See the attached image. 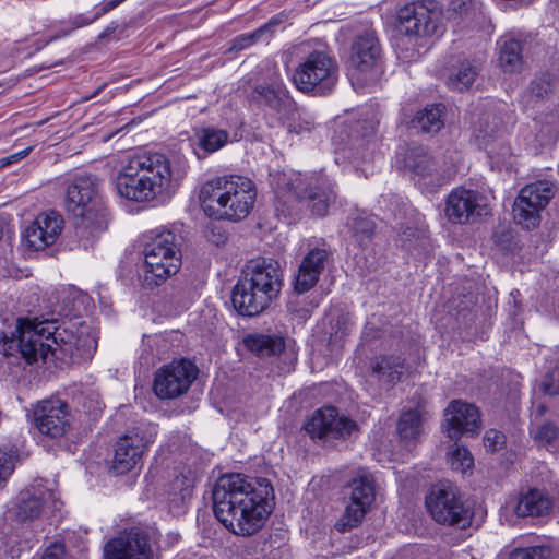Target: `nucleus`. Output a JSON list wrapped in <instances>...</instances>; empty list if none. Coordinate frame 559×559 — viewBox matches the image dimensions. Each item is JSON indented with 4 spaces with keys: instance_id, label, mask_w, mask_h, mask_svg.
I'll use <instances>...</instances> for the list:
<instances>
[{
    "instance_id": "f257e3e1",
    "label": "nucleus",
    "mask_w": 559,
    "mask_h": 559,
    "mask_svg": "<svg viewBox=\"0 0 559 559\" xmlns=\"http://www.w3.org/2000/svg\"><path fill=\"white\" fill-rule=\"evenodd\" d=\"M97 348V340L90 325L69 320L56 321L19 319L15 333L4 336L1 350L5 356L20 354L27 364L55 358L80 364L90 360Z\"/></svg>"
},
{
    "instance_id": "f03ea898",
    "label": "nucleus",
    "mask_w": 559,
    "mask_h": 559,
    "mask_svg": "<svg viewBox=\"0 0 559 559\" xmlns=\"http://www.w3.org/2000/svg\"><path fill=\"white\" fill-rule=\"evenodd\" d=\"M272 497L273 487L267 479L226 474L213 488L214 514L235 535L251 536L263 527L271 514Z\"/></svg>"
},
{
    "instance_id": "7ed1b4c3",
    "label": "nucleus",
    "mask_w": 559,
    "mask_h": 559,
    "mask_svg": "<svg viewBox=\"0 0 559 559\" xmlns=\"http://www.w3.org/2000/svg\"><path fill=\"white\" fill-rule=\"evenodd\" d=\"M179 181V173L169 158L157 152H141L129 157L115 179L117 193L135 202H152L169 197Z\"/></svg>"
},
{
    "instance_id": "20e7f679",
    "label": "nucleus",
    "mask_w": 559,
    "mask_h": 559,
    "mask_svg": "<svg viewBox=\"0 0 559 559\" xmlns=\"http://www.w3.org/2000/svg\"><path fill=\"white\" fill-rule=\"evenodd\" d=\"M99 187L100 180L95 175L76 174L71 177L66 188V209L75 217V235L85 249L108 226V214L99 194Z\"/></svg>"
},
{
    "instance_id": "39448f33",
    "label": "nucleus",
    "mask_w": 559,
    "mask_h": 559,
    "mask_svg": "<svg viewBox=\"0 0 559 559\" xmlns=\"http://www.w3.org/2000/svg\"><path fill=\"white\" fill-rule=\"evenodd\" d=\"M257 199L254 182L245 176L223 175L205 181L199 191L204 213L215 219L239 222L253 209Z\"/></svg>"
},
{
    "instance_id": "423d86ee",
    "label": "nucleus",
    "mask_w": 559,
    "mask_h": 559,
    "mask_svg": "<svg viewBox=\"0 0 559 559\" xmlns=\"http://www.w3.org/2000/svg\"><path fill=\"white\" fill-rule=\"evenodd\" d=\"M282 285L283 271L277 261L252 260L233 289V306L242 316H258L277 297Z\"/></svg>"
},
{
    "instance_id": "0eeeda50",
    "label": "nucleus",
    "mask_w": 559,
    "mask_h": 559,
    "mask_svg": "<svg viewBox=\"0 0 559 559\" xmlns=\"http://www.w3.org/2000/svg\"><path fill=\"white\" fill-rule=\"evenodd\" d=\"M180 237L169 229L151 230L144 236L142 280L154 287L175 275L181 266Z\"/></svg>"
},
{
    "instance_id": "6e6552de",
    "label": "nucleus",
    "mask_w": 559,
    "mask_h": 559,
    "mask_svg": "<svg viewBox=\"0 0 559 559\" xmlns=\"http://www.w3.org/2000/svg\"><path fill=\"white\" fill-rule=\"evenodd\" d=\"M383 73L382 49L373 32H365L355 37L348 59V78L356 91L378 81Z\"/></svg>"
},
{
    "instance_id": "1a4fd4ad",
    "label": "nucleus",
    "mask_w": 559,
    "mask_h": 559,
    "mask_svg": "<svg viewBox=\"0 0 559 559\" xmlns=\"http://www.w3.org/2000/svg\"><path fill=\"white\" fill-rule=\"evenodd\" d=\"M278 190H286L297 199L307 200L311 213L323 217L336 201L334 182L325 176H311L306 178L301 174L283 173L274 177Z\"/></svg>"
},
{
    "instance_id": "9d476101",
    "label": "nucleus",
    "mask_w": 559,
    "mask_h": 559,
    "mask_svg": "<svg viewBox=\"0 0 559 559\" xmlns=\"http://www.w3.org/2000/svg\"><path fill=\"white\" fill-rule=\"evenodd\" d=\"M337 81V61L324 50L309 52L293 74V83L296 88L317 95L330 94Z\"/></svg>"
},
{
    "instance_id": "9b49d317",
    "label": "nucleus",
    "mask_w": 559,
    "mask_h": 559,
    "mask_svg": "<svg viewBox=\"0 0 559 559\" xmlns=\"http://www.w3.org/2000/svg\"><path fill=\"white\" fill-rule=\"evenodd\" d=\"M459 156H450L449 162L440 164L425 146H412L404 158L405 168L415 177L417 182L427 187H439L449 182L457 173Z\"/></svg>"
},
{
    "instance_id": "f8f14e48",
    "label": "nucleus",
    "mask_w": 559,
    "mask_h": 559,
    "mask_svg": "<svg viewBox=\"0 0 559 559\" xmlns=\"http://www.w3.org/2000/svg\"><path fill=\"white\" fill-rule=\"evenodd\" d=\"M441 20L442 11L436 1H415L396 11L395 26L409 37L431 36L438 33Z\"/></svg>"
},
{
    "instance_id": "ddd939ff",
    "label": "nucleus",
    "mask_w": 559,
    "mask_h": 559,
    "mask_svg": "<svg viewBox=\"0 0 559 559\" xmlns=\"http://www.w3.org/2000/svg\"><path fill=\"white\" fill-rule=\"evenodd\" d=\"M427 509L439 524L465 528L471 523V512L461 500L456 487L450 484L433 486L426 497Z\"/></svg>"
},
{
    "instance_id": "4468645a",
    "label": "nucleus",
    "mask_w": 559,
    "mask_h": 559,
    "mask_svg": "<svg viewBox=\"0 0 559 559\" xmlns=\"http://www.w3.org/2000/svg\"><path fill=\"white\" fill-rule=\"evenodd\" d=\"M377 124L373 118H368L348 127L347 141L340 154L354 167L365 170V166L380 157L376 138Z\"/></svg>"
},
{
    "instance_id": "2eb2a0df",
    "label": "nucleus",
    "mask_w": 559,
    "mask_h": 559,
    "mask_svg": "<svg viewBox=\"0 0 559 559\" xmlns=\"http://www.w3.org/2000/svg\"><path fill=\"white\" fill-rule=\"evenodd\" d=\"M157 435L156 426L140 424L120 437L115 447L111 468L116 474H126L133 469Z\"/></svg>"
},
{
    "instance_id": "dca6fc26",
    "label": "nucleus",
    "mask_w": 559,
    "mask_h": 559,
    "mask_svg": "<svg viewBox=\"0 0 559 559\" xmlns=\"http://www.w3.org/2000/svg\"><path fill=\"white\" fill-rule=\"evenodd\" d=\"M555 195V186L549 180H537L523 187L513 205L514 221L526 229L539 225L540 212Z\"/></svg>"
},
{
    "instance_id": "f3484780",
    "label": "nucleus",
    "mask_w": 559,
    "mask_h": 559,
    "mask_svg": "<svg viewBox=\"0 0 559 559\" xmlns=\"http://www.w3.org/2000/svg\"><path fill=\"white\" fill-rule=\"evenodd\" d=\"M348 502L344 514L336 521L335 528L345 533L361 524L370 506L374 501V485L367 474H360L348 484Z\"/></svg>"
},
{
    "instance_id": "a211bd4d",
    "label": "nucleus",
    "mask_w": 559,
    "mask_h": 559,
    "mask_svg": "<svg viewBox=\"0 0 559 559\" xmlns=\"http://www.w3.org/2000/svg\"><path fill=\"white\" fill-rule=\"evenodd\" d=\"M52 485L48 480L39 479L21 491L13 508L16 519L19 521H31L55 511L58 508L59 499Z\"/></svg>"
},
{
    "instance_id": "6ab92c4d",
    "label": "nucleus",
    "mask_w": 559,
    "mask_h": 559,
    "mask_svg": "<svg viewBox=\"0 0 559 559\" xmlns=\"http://www.w3.org/2000/svg\"><path fill=\"white\" fill-rule=\"evenodd\" d=\"M198 374L197 367L188 360L171 361L155 373L153 390L164 400L176 399L185 394Z\"/></svg>"
},
{
    "instance_id": "aec40b11",
    "label": "nucleus",
    "mask_w": 559,
    "mask_h": 559,
    "mask_svg": "<svg viewBox=\"0 0 559 559\" xmlns=\"http://www.w3.org/2000/svg\"><path fill=\"white\" fill-rule=\"evenodd\" d=\"M313 439L334 440L347 439L358 431V425L353 419L340 415L333 406H326L314 412L305 426Z\"/></svg>"
},
{
    "instance_id": "412c9836",
    "label": "nucleus",
    "mask_w": 559,
    "mask_h": 559,
    "mask_svg": "<svg viewBox=\"0 0 559 559\" xmlns=\"http://www.w3.org/2000/svg\"><path fill=\"white\" fill-rule=\"evenodd\" d=\"M481 193L464 187L454 188L445 199L444 214L452 224H467L485 213Z\"/></svg>"
},
{
    "instance_id": "4be33fe9",
    "label": "nucleus",
    "mask_w": 559,
    "mask_h": 559,
    "mask_svg": "<svg viewBox=\"0 0 559 559\" xmlns=\"http://www.w3.org/2000/svg\"><path fill=\"white\" fill-rule=\"evenodd\" d=\"M34 420L40 433L62 437L70 427L68 405L59 399L41 401L34 409Z\"/></svg>"
},
{
    "instance_id": "5701e85b",
    "label": "nucleus",
    "mask_w": 559,
    "mask_h": 559,
    "mask_svg": "<svg viewBox=\"0 0 559 559\" xmlns=\"http://www.w3.org/2000/svg\"><path fill=\"white\" fill-rule=\"evenodd\" d=\"M105 559H151L152 548L146 534L138 528L120 534L104 547Z\"/></svg>"
},
{
    "instance_id": "b1692460",
    "label": "nucleus",
    "mask_w": 559,
    "mask_h": 559,
    "mask_svg": "<svg viewBox=\"0 0 559 559\" xmlns=\"http://www.w3.org/2000/svg\"><path fill=\"white\" fill-rule=\"evenodd\" d=\"M447 433L456 440L462 435L476 436L480 431V414L478 408L469 403L455 400L445 409Z\"/></svg>"
},
{
    "instance_id": "393cba45",
    "label": "nucleus",
    "mask_w": 559,
    "mask_h": 559,
    "mask_svg": "<svg viewBox=\"0 0 559 559\" xmlns=\"http://www.w3.org/2000/svg\"><path fill=\"white\" fill-rule=\"evenodd\" d=\"M253 97L281 116H288L295 105L276 66H273L269 82L254 87Z\"/></svg>"
},
{
    "instance_id": "a878e982",
    "label": "nucleus",
    "mask_w": 559,
    "mask_h": 559,
    "mask_svg": "<svg viewBox=\"0 0 559 559\" xmlns=\"http://www.w3.org/2000/svg\"><path fill=\"white\" fill-rule=\"evenodd\" d=\"M63 219L56 212L41 213L25 229L24 238L29 248L43 250L55 243L62 230Z\"/></svg>"
},
{
    "instance_id": "bb28decb",
    "label": "nucleus",
    "mask_w": 559,
    "mask_h": 559,
    "mask_svg": "<svg viewBox=\"0 0 559 559\" xmlns=\"http://www.w3.org/2000/svg\"><path fill=\"white\" fill-rule=\"evenodd\" d=\"M496 117L486 115L479 118L474 126V136L480 147H483L488 157L496 163H503L511 155L510 147L499 140L497 134L500 132Z\"/></svg>"
},
{
    "instance_id": "cd10ccee",
    "label": "nucleus",
    "mask_w": 559,
    "mask_h": 559,
    "mask_svg": "<svg viewBox=\"0 0 559 559\" xmlns=\"http://www.w3.org/2000/svg\"><path fill=\"white\" fill-rule=\"evenodd\" d=\"M329 253L325 249L314 248L301 260L295 278L294 288L298 294L310 290L324 271Z\"/></svg>"
},
{
    "instance_id": "c85d7f7f",
    "label": "nucleus",
    "mask_w": 559,
    "mask_h": 559,
    "mask_svg": "<svg viewBox=\"0 0 559 559\" xmlns=\"http://www.w3.org/2000/svg\"><path fill=\"white\" fill-rule=\"evenodd\" d=\"M404 370L405 362L401 356H378L371 361L370 379L381 388L390 389L400 381Z\"/></svg>"
},
{
    "instance_id": "c756f323",
    "label": "nucleus",
    "mask_w": 559,
    "mask_h": 559,
    "mask_svg": "<svg viewBox=\"0 0 559 559\" xmlns=\"http://www.w3.org/2000/svg\"><path fill=\"white\" fill-rule=\"evenodd\" d=\"M228 132L213 127L200 128L191 138V145L199 159L221 150L228 142Z\"/></svg>"
},
{
    "instance_id": "7c9ffc66",
    "label": "nucleus",
    "mask_w": 559,
    "mask_h": 559,
    "mask_svg": "<svg viewBox=\"0 0 559 559\" xmlns=\"http://www.w3.org/2000/svg\"><path fill=\"white\" fill-rule=\"evenodd\" d=\"M552 508V499L544 490L530 489L520 496L515 507V513L519 516H542Z\"/></svg>"
},
{
    "instance_id": "2f4dec72",
    "label": "nucleus",
    "mask_w": 559,
    "mask_h": 559,
    "mask_svg": "<svg viewBox=\"0 0 559 559\" xmlns=\"http://www.w3.org/2000/svg\"><path fill=\"white\" fill-rule=\"evenodd\" d=\"M427 415L428 413L421 406L403 412L397 421L400 438L406 442L416 440L423 433Z\"/></svg>"
},
{
    "instance_id": "473e14b6",
    "label": "nucleus",
    "mask_w": 559,
    "mask_h": 559,
    "mask_svg": "<svg viewBox=\"0 0 559 559\" xmlns=\"http://www.w3.org/2000/svg\"><path fill=\"white\" fill-rule=\"evenodd\" d=\"M480 68L479 60H463L448 76V87L459 92L468 90L478 76Z\"/></svg>"
},
{
    "instance_id": "72a5a7b5",
    "label": "nucleus",
    "mask_w": 559,
    "mask_h": 559,
    "mask_svg": "<svg viewBox=\"0 0 559 559\" xmlns=\"http://www.w3.org/2000/svg\"><path fill=\"white\" fill-rule=\"evenodd\" d=\"M197 479L198 475L194 471L187 466L181 467L170 483L168 491L169 501L179 504L190 499Z\"/></svg>"
},
{
    "instance_id": "f704fd0d",
    "label": "nucleus",
    "mask_w": 559,
    "mask_h": 559,
    "mask_svg": "<svg viewBox=\"0 0 559 559\" xmlns=\"http://www.w3.org/2000/svg\"><path fill=\"white\" fill-rule=\"evenodd\" d=\"M280 23L281 20L278 17H273L255 31L235 37L228 48V51L239 52L250 48L259 41H269L274 33L275 27Z\"/></svg>"
},
{
    "instance_id": "c9c22d12",
    "label": "nucleus",
    "mask_w": 559,
    "mask_h": 559,
    "mask_svg": "<svg viewBox=\"0 0 559 559\" xmlns=\"http://www.w3.org/2000/svg\"><path fill=\"white\" fill-rule=\"evenodd\" d=\"M499 64L504 72L514 73L522 69V45L514 38H504L499 43Z\"/></svg>"
},
{
    "instance_id": "e433bc0d",
    "label": "nucleus",
    "mask_w": 559,
    "mask_h": 559,
    "mask_svg": "<svg viewBox=\"0 0 559 559\" xmlns=\"http://www.w3.org/2000/svg\"><path fill=\"white\" fill-rule=\"evenodd\" d=\"M347 225L353 239L359 247L366 248L370 245L376 228L371 217L364 213H356L348 219Z\"/></svg>"
},
{
    "instance_id": "4c0bfd02",
    "label": "nucleus",
    "mask_w": 559,
    "mask_h": 559,
    "mask_svg": "<svg viewBox=\"0 0 559 559\" xmlns=\"http://www.w3.org/2000/svg\"><path fill=\"white\" fill-rule=\"evenodd\" d=\"M443 109L441 105H431L426 107L413 120V123L428 133H435L443 127Z\"/></svg>"
},
{
    "instance_id": "58836bf2",
    "label": "nucleus",
    "mask_w": 559,
    "mask_h": 559,
    "mask_svg": "<svg viewBox=\"0 0 559 559\" xmlns=\"http://www.w3.org/2000/svg\"><path fill=\"white\" fill-rule=\"evenodd\" d=\"M246 347L259 356H270L280 353L284 344L281 338L270 335H249L245 338Z\"/></svg>"
},
{
    "instance_id": "ea45409f",
    "label": "nucleus",
    "mask_w": 559,
    "mask_h": 559,
    "mask_svg": "<svg viewBox=\"0 0 559 559\" xmlns=\"http://www.w3.org/2000/svg\"><path fill=\"white\" fill-rule=\"evenodd\" d=\"M449 461L452 469L462 474L466 473L474 466V459L471 452L464 447L456 445L449 453Z\"/></svg>"
},
{
    "instance_id": "a19ab883",
    "label": "nucleus",
    "mask_w": 559,
    "mask_h": 559,
    "mask_svg": "<svg viewBox=\"0 0 559 559\" xmlns=\"http://www.w3.org/2000/svg\"><path fill=\"white\" fill-rule=\"evenodd\" d=\"M552 550L549 546L538 545L525 548H515L510 559H551Z\"/></svg>"
},
{
    "instance_id": "79ce46f5",
    "label": "nucleus",
    "mask_w": 559,
    "mask_h": 559,
    "mask_svg": "<svg viewBox=\"0 0 559 559\" xmlns=\"http://www.w3.org/2000/svg\"><path fill=\"white\" fill-rule=\"evenodd\" d=\"M532 435L540 445H549L558 438L559 429L555 425L546 423L532 430Z\"/></svg>"
},
{
    "instance_id": "37998d69",
    "label": "nucleus",
    "mask_w": 559,
    "mask_h": 559,
    "mask_svg": "<svg viewBox=\"0 0 559 559\" xmlns=\"http://www.w3.org/2000/svg\"><path fill=\"white\" fill-rule=\"evenodd\" d=\"M15 460L16 455L13 452L0 451V489L13 473Z\"/></svg>"
},
{
    "instance_id": "c03bdc74",
    "label": "nucleus",
    "mask_w": 559,
    "mask_h": 559,
    "mask_svg": "<svg viewBox=\"0 0 559 559\" xmlns=\"http://www.w3.org/2000/svg\"><path fill=\"white\" fill-rule=\"evenodd\" d=\"M542 390L548 395L559 394V369L554 368L546 372L542 380Z\"/></svg>"
},
{
    "instance_id": "a18cd8bd",
    "label": "nucleus",
    "mask_w": 559,
    "mask_h": 559,
    "mask_svg": "<svg viewBox=\"0 0 559 559\" xmlns=\"http://www.w3.org/2000/svg\"><path fill=\"white\" fill-rule=\"evenodd\" d=\"M504 442V436L495 429L486 431L484 437V444L489 451H496Z\"/></svg>"
},
{
    "instance_id": "49530a36",
    "label": "nucleus",
    "mask_w": 559,
    "mask_h": 559,
    "mask_svg": "<svg viewBox=\"0 0 559 559\" xmlns=\"http://www.w3.org/2000/svg\"><path fill=\"white\" fill-rule=\"evenodd\" d=\"M99 17L100 15H97V9L94 7L93 11L88 14L81 13L73 16L71 19V25L73 26V28H80L94 23Z\"/></svg>"
},
{
    "instance_id": "de8ad7c7",
    "label": "nucleus",
    "mask_w": 559,
    "mask_h": 559,
    "mask_svg": "<svg viewBox=\"0 0 559 559\" xmlns=\"http://www.w3.org/2000/svg\"><path fill=\"white\" fill-rule=\"evenodd\" d=\"M40 559H66V549L62 544H52L46 548Z\"/></svg>"
},
{
    "instance_id": "09e8293b",
    "label": "nucleus",
    "mask_w": 559,
    "mask_h": 559,
    "mask_svg": "<svg viewBox=\"0 0 559 559\" xmlns=\"http://www.w3.org/2000/svg\"><path fill=\"white\" fill-rule=\"evenodd\" d=\"M33 147L29 146V147H26L20 152H16V153H13L4 158L1 159V165L2 166H8V165H11L13 163H16L23 158H25L31 152H32Z\"/></svg>"
},
{
    "instance_id": "8fccbe9b",
    "label": "nucleus",
    "mask_w": 559,
    "mask_h": 559,
    "mask_svg": "<svg viewBox=\"0 0 559 559\" xmlns=\"http://www.w3.org/2000/svg\"><path fill=\"white\" fill-rule=\"evenodd\" d=\"M124 1L126 0H108L106 2L95 5V8L97 9V15H100L102 17L103 15L107 14Z\"/></svg>"
},
{
    "instance_id": "3c124183",
    "label": "nucleus",
    "mask_w": 559,
    "mask_h": 559,
    "mask_svg": "<svg viewBox=\"0 0 559 559\" xmlns=\"http://www.w3.org/2000/svg\"><path fill=\"white\" fill-rule=\"evenodd\" d=\"M547 86L544 87L542 85V83L539 82H534L532 84V92L537 96V97H544V95H547L548 94V87L550 86L549 83L546 84Z\"/></svg>"
},
{
    "instance_id": "603ef678",
    "label": "nucleus",
    "mask_w": 559,
    "mask_h": 559,
    "mask_svg": "<svg viewBox=\"0 0 559 559\" xmlns=\"http://www.w3.org/2000/svg\"><path fill=\"white\" fill-rule=\"evenodd\" d=\"M451 5L452 9L460 14H466L468 11V4L463 0H453Z\"/></svg>"
}]
</instances>
